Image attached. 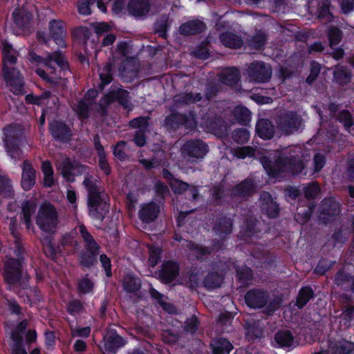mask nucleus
Returning a JSON list of instances; mask_svg holds the SVG:
<instances>
[{
	"instance_id": "obj_31",
	"label": "nucleus",
	"mask_w": 354,
	"mask_h": 354,
	"mask_svg": "<svg viewBox=\"0 0 354 354\" xmlns=\"http://www.w3.org/2000/svg\"><path fill=\"white\" fill-rule=\"evenodd\" d=\"M352 78L350 70L344 66L337 67L333 71V81L339 85L348 84Z\"/></svg>"
},
{
	"instance_id": "obj_62",
	"label": "nucleus",
	"mask_w": 354,
	"mask_h": 354,
	"mask_svg": "<svg viewBox=\"0 0 354 354\" xmlns=\"http://www.w3.org/2000/svg\"><path fill=\"white\" fill-rule=\"evenodd\" d=\"M326 157L324 154L317 153L313 157L314 170L316 172L320 171L326 165Z\"/></svg>"
},
{
	"instance_id": "obj_39",
	"label": "nucleus",
	"mask_w": 354,
	"mask_h": 354,
	"mask_svg": "<svg viewBox=\"0 0 354 354\" xmlns=\"http://www.w3.org/2000/svg\"><path fill=\"white\" fill-rule=\"evenodd\" d=\"M83 184L88 192V197L95 196L104 194V192L96 185L93 176L90 173L85 176Z\"/></svg>"
},
{
	"instance_id": "obj_54",
	"label": "nucleus",
	"mask_w": 354,
	"mask_h": 354,
	"mask_svg": "<svg viewBox=\"0 0 354 354\" xmlns=\"http://www.w3.org/2000/svg\"><path fill=\"white\" fill-rule=\"evenodd\" d=\"M170 187L175 194H182L189 187V185L180 180L174 179L170 183Z\"/></svg>"
},
{
	"instance_id": "obj_8",
	"label": "nucleus",
	"mask_w": 354,
	"mask_h": 354,
	"mask_svg": "<svg viewBox=\"0 0 354 354\" xmlns=\"http://www.w3.org/2000/svg\"><path fill=\"white\" fill-rule=\"evenodd\" d=\"M248 75L255 82L266 83L270 81L272 68L263 62H254L248 68Z\"/></svg>"
},
{
	"instance_id": "obj_53",
	"label": "nucleus",
	"mask_w": 354,
	"mask_h": 354,
	"mask_svg": "<svg viewBox=\"0 0 354 354\" xmlns=\"http://www.w3.org/2000/svg\"><path fill=\"white\" fill-rule=\"evenodd\" d=\"M282 304V299L277 296L274 297L270 302L266 305L265 313L268 315H272L277 310Z\"/></svg>"
},
{
	"instance_id": "obj_64",
	"label": "nucleus",
	"mask_w": 354,
	"mask_h": 354,
	"mask_svg": "<svg viewBox=\"0 0 354 354\" xmlns=\"http://www.w3.org/2000/svg\"><path fill=\"white\" fill-rule=\"evenodd\" d=\"M284 194L288 201L296 200L301 194L298 188L289 185L284 189Z\"/></svg>"
},
{
	"instance_id": "obj_58",
	"label": "nucleus",
	"mask_w": 354,
	"mask_h": 354,
	"mask_svg": "<svg viewBox=\"0 0 354 354\" xmlns=\"http://www.w3.org/2000/svg\"><path fill=\"white\" fill-rule=\"evenodd\" d=\"M161 250L160 248L151 247L149 249V263L151 266L154 267L160 260Z\"/></svg>"
},
{
	"instance_id": "obj_1",
	"label": "nucleus",
	"mask_w": 354,
	"mask_h": 354,
	"mask_svg": "<svg viewBox=\"0 0 354 354\" xmlns=\"http://www.w3.org/2000/svg\"><path fill=\"white\" fill-rule=\"evenodd\" d=\"M300 153L299 150L290 147L282 151L274 162L266 158L262 165L268 175L273 178H277L283 174L299 175L305 169Z\"/></svg>"
},
{
	"instance_id": "obj_44",
	"label": "nucleus",
	"mask_w": 354,
	"mask_h": 354,
	"mask_svg": "<svg viewBox=\"0 0 354 354\" xmlns=\"http://www.w3.org/2000/svg\"><path fill=\"white\" fill-rule=\"evenodd\" d=\"M354 351V343L348 341L339 342L332 350V354H350Z\"/></svg>"
},
{
	"instance_id": "obj_29",
	"label": "nucleus",
	"mask_w": 354,
	"mask_h": 354,
	"mask_svg": "<svg viewBox=\"0 0 354 354\" xmlns=\"http://www.w3.org/2000/svg\"><path fill=\"white\" fill-rule=\"evenodd\" d=\"M1 50L3 62V68L12 67V65L17 62V53L6 40L1 42Z\"/></svg>"
},
{
	"instance_id": "obj_20",
	"label": "nucleus",
	"mask_w": 354,
	"mask_h": 354,
	"mask_svg": "<svg viewBox=\"0 0 354 354\" xmlns=\"http://www.w3.org/2000/svg\"><path fill=\"white\" fill-rule=\"evenodd\" d=\"M21 212L20 217L26 224L28 230H32L34 227L32 222V216L35 214L37 209V203L32 200L25 201L21 203Z\"/></svg>"
},
{
	"instance_id": "obj_3",
	"label": "nucleus",
	"mask_w": 354,
	"mask_h": 354,
	"mask_svg": "<svg viewBox=\"0 0 354 354\" xmlns=\"http://www.w3.org/2000/svg\"><path fill=\"white\" fill-rule=\"evenodd\" d=\"M7 151L14 158H20L19 147L25 142L24 129L21 125L11 124L4 129Z\"/></svg>"
},
{
	"instance_id": "obj_61",
	"label": "nucleus",
	"mask_w": 354,
	"mask_h": 354,
	"mask_svg": "<svg viewBox=\"0 0 354 354\" xmlns=\"http://www.w3.org/2000/svg\"><path fill=\"white\" fill-rule=\"evenodd\" d=\"M187 247L193 251L194 254L196 257V258H201L203 256L209 254L210 253V250L209 249L196 245L191 242H187Z\"/></svg>"
},
{
	"instance_id": "obj_21",
	"label": "nucleus",
	"mask_w": 354,
	"mask_h": 354,
	"mask_svg": "<svg viewBox=\"0 0 354 354\" xmlns=\"http://www.w3.org/2000/svg\"><path fill=\"white\" fill-rule=\"evenodd\" d=\"M340 212L339 203L332 199H324L322 205L321 214L323 216V221L327 223L330 218H334Z\"/></svg>"
},
{
	"instance_id": "obj_28",
	"label": "nucleus",
	"mask_w": 354,
	"mask_h": 354,
	"mask_svg": "<svg viewBox=\"0 0 354 354\" xmlns=\"http://www.w3.org/2000/svg\"><path fill=\"white\" fill-rule=\"evenodd\" d=\"M315 296V292L311 286H302L298 292L295 306L299 309H302Z\"/></svg>"
},
{
	"instance_id": "obj_19",
	"label": "nucleus",
	"mask_w": 354,
	"mask_h": 354,
	"mask_svg": "<svg viewBox=\"0 0 354 354\" xmlns=\"http://www.w3.org/2000/svg\"><path fill=\"white\" fill-rule=\"evenodd\" d=\"M35 170L28 160H24L22 165L21 186L24 190H30L35 183Z\"/></svg>"
},
{
	"instance_id": "obj_13",
	"label": "nucleus",
	"mask_w": 354,
	"mask_h": 354,
	"mask_svg": "<svg viewBox=\"0 0 354 354\" xmlns=\"http://www.w3.org/2000/svg\"><path fill=\"white\" fill-rule=\"evenodd\" d=\"M21 264L19 260L10 258L5 264V279L10 284L19 283L21 278Z\"/></svg>"
},
{
	"instance_id": "obj_33",
	"label": "nucleus",
	"mask_w": 354,
	"mask_h": 354,
	"mask_svg": "<svg viewBox=\"0 0 354 354\" xmlns=\"http://www.w3.org/2000/svg\"><path fill=\"white\" fill-rule=\"evenodd\" d=\"M240 79L241 75L236 68H227L220 75L221 82L229 86L236 84Z\"/></svg>"
},
{
	"instance_id": "obj_52",
	"label": "nucleus",
	"mask_w": 354,
	"mask_h": 354,
	"mask_svg": "<svg viewBox=\"0 0 354 354\" xmlns=\"http://www.w3.org/2000/svg\"><path fill=\"white\" fill-rule=\"evenodd\" d=\"M113 62L110 61L106 64L102 70L100 72V77L102 84H107L112 80L111 68Z\"/></svg>"
},
{
	"instance_id": "obj_7",
	"label": "nucleus",
	"mask_w": 354,
	"mask_h": 354,
	"mask_svg": "<svg viewBox=\"0 0 354 354\" xmlns=\"http://www.w3.org/2000/svg\"><path fill=\"white\" fill-rule=\"evenodd\" d=\"M106 195L104 193L88 198V214L95 220L102 221L109 211V205L106 201Z\"/></svg>"
},
{
	"instance_id": "obj_35",
	"label": "nucleus",
	"mask_w": 354,
	"mask_h": 354,
	"mask_svg": "<svg viewBox=\"0 0 354 354\" xmlns=\"http://www.w3.org/2000/svg\"><path fill=\"white\" fill-rule=\"evenodd\" d=\"M295 337L290 330H279L274 335V341L281 348L292 346Z\"/></svg>"
},
{
	"instance_id": "obj_40",
	"label": "nucleus",
	"mask_w": 354,
	"mask_h": 354,
	"mask_svg": "<svg viewBox=\"0 0 354 354\" xmlns=\"http://www.w3.org/2000/svg\"><path fill=\"white\" fill-rule=\"evenodd\" d=\"M13 17L15 24L19 27H25L29 24L32 15L24 9H16L13 12Z\"/></svg>"
},
{
	"instance_id": "obj_25",
	"label": "nucleus",
	"mask_w": 354,
	"mask_h": 354,
	"mask_svg": "<svg viewBox=\"0 0 354 354\" xmlns=\"http://www.w3.org/2000/svg\"><path fill=\"white\" fill-rule=\"evenodd\" d=\"M49 29L51 36L56 44L61 47H65L64 37L66 36V31L62 26V22L56 20L50 21Z\"/></svg>"
},
{
	"instance_id": "obj_16",
	"label": "nucleus",
	"mask_w": 354,
	"mask_h": 354,
	"mask_svg": "<svg viewBox=\"0 0 354 354\" xmlns=\"http://www.w3.org/2000/svg\"><path fill=\"white\" fill-rule=\"evenodd\" d=\"M263 225L256 218L245 217V244L247 242V238L250 237L252 240L259 239L262 235L261 227Z\"/></svg>"
},
{
	"instance_id": "obj_56",
	"label": "nucleus",
	"mask_w": 354,
	"mask_h": 354,
	"mask_svg": "<svg viewBox=\"0 0 354 354\" xmlns=\"http://www.w3.org/2000/svg\"><path fill=\"white\" fill-rule=\"evenodd\" d=\"M127 144L125 141H119L116 143L113 148V154L117 158L120 160L127 158V155L124 151V147L127 146Z\"/></svg>"
},
{
	"instance_id": "obj_5",
	"label": "nucleus",
	"mask_w": 354,
	"mask_h": 354,
	"mask_svg": "<svg viewBox=\"0 0 354 354\" xmlns=\"http://www.w3.org/2000/svg\"><path fill=\"white\" fill-rule=\"evenodd\" d=\"M302 124V117L295 111L284 110L277 115V127L286 136H290L299 131Z\"/></svg>"
},
{
	"instance_id": "obj_12",
	"label": "nucleus",
	"mask_w": 354,
	"mask_h": 354,
	"mask_svg": "<svg viewBox=\"0 0 354 354\" xmlns=\"http://www.w3.org/2000/svg\"><path fill=\"white\" fill-rule=\"evenodd\" d=\"M28 321H22L17 327L12 332L11 339L12 340V354H27V352L23 348V338L21 334L28 326Z\"/></svg>"
},
{
	"instance_id": "obj_2",
	"label": "nucleus",
	"mask_w": 354,
	"mask_h": 354,
	"mask_svg": "<svg viewBox=\"0 0 354 354\" xmlns=\"http://www.w3.org/2000/svg\"><path fill=\"white\" fill-rule=\"evenodd\" d=\"M30 56L32 60L38 63H43L45 66L44 69L41 68H37V74L50 84H57L61 80V76L56 73L53 62L59 66H64L65 61L62 55L57 51L49 54L46 58L35 54H32Z\"/></svg>"
},
{
	"instance_id": "obj_37",
	"label": "nucleus",
	"mask_w": 354,
	"mask_h": 354,
	"mask_svg": "<svg viewBox=\"0 0 354 354\" xmlns=\"http://www.w3.org/2000/svg\"><path fill=\"white\" fill-rule=\"evenodd\" d=\"M211 346L214 354H228L232 349V344L225 339L212 340Z\"/></svg>"
},
{
	"instance_id": "obj_42",
	"label": "nucleus",
	"mask_w": 354,
	"mask_h": 354,
	"mask_svg": "<svg viewBox=\"0 0 354 354\" xmlns=\"http://www.w3.org/2000/svg\"><path fill=\"white\" fill-rule=\"evenodd\" d=\"M123 287L128 292H136L141 288L140 279L132 275H127L123 279Z\"/></svg>"
},
{
	"instance_id": "obj_18",
	"label": "nucleus",
	"mask_w": 354,
	"mask_h": 354,
	"mask_svg": "<svg viewBox=\"0 0 354 354\" xmlns=\"http://www.w3.org/2000/svg\"><path fill=\"white\" fill-rule=\"evenodd\" d=\"M179 274V266L174 261L164 262L159 272V278L165 283H171Z\"/></svg>"
},
{
	"instance_id": "obj_11",
	"label": "nucleus",
	"mask_w": 354,
	"mask_h": 354,
	"mask_svg": "<svg viewBox=\"0 0 354 354\" xmlns=\"http://www.w3.org/2000/svg\"><path fill=\"white\" fill-rule=\"evenodd\" d=\"M260 205L263 214L270 218H275L279 214V205L274 201L268 192H263L260 194Z\"/></svg>"
},
{
	"instance_id": "obj_63",
	"label": "nucleus",
	"mask_w": 354,
	"mask_h": 354,
	"mask_svg": "<svg viewBox=\"0 0 354 354\" xmlns=\"http://www.w3.org/2000/svg\"><path fill=\"white\" fill-rule=\"evenodd\" d=\"M198 326V318L196 316H192L190 318L187 319L185 323L184 329L185 331L192 334L196 331Z\"/></svg>"
},
{
	"instance_id": "obj_60",
	"label": "nucleus",
	"mask_w": 354,
	"mask_h": 354,
	"mask_svg": "<svg viewBox=\"0 0 354 354\" xmlns=\"http://www.w3.org/2000/svg\"><path fill=\"white\" fill-rule=\"evenodd\" d=\"M330 264L326 259H321L319 260L317 266L314 269V272L319 275H324L329 270Z\"/></svg>"
},
{
	"instance_id": "obj_34",
	"label": "nucleus",
	"mask_w": 354,
	"mask_h": 354,
	"mask_svg": "<svg viewBox=\"0 0 354 354\" xmlns=\"http://www.w3.org/2000/svg\"><path fill=\"white\" fill-rule=\"evenodd\" d=\"M201 278V274L200 270L197 268H194L190 272L183 277L181 283L189 288L194 290L198 287Z\"/></svg>"
},
{
	"instance_id": "obj_27",
	"label": "nucleus",
	"mask_w": 354,
	"mask_h": 354,
	"mask_svg": "<svg viewBox=\"0 0 354 354\" xmlns=\"http://www.w3.org/2000/svg\"><path fill=\"white\" fill-rule=\"evenodd\" d=\"M150 9L148 0H131L128 4V10L135 17H141L146 15Z\"/></svg>"
},
{
	"instance_id": "obj_41",
	"label": "nucleus",
	"mask_w": 354,
	"mask_h": 354,
	"mask_svg": "<svg viewBox=\"0 0 354 354\" xmlns=\"http://www.w3.org/2000/svg\"><path fill=\"white\" fill-rule=\"evenodd\" d=\"M336 120L344 125L346 131L351 132L354 122L353 115L348 110L343 109L340 111L337 114Z\"/></svg>"
},
{
	"instance_id": "obj_57",
	"label": "nucleus",
	"mask_w": 354,
	"mask_h": 354,
	"mask_svg": "<svg viewBox=\"0 0 354 354\" xmlns=\"http://www.w3.org/2000/svg\"><path fill=\"white\" fill-rule=\"evenodd\" d=\"M96 0H80L77 3L78 12L81 15H88L91 12L90 6L93 5Z\"/></svg>"
},
{
	"instance_id": "obj_9",
	"label": "nucleus",
	"mask_w": 354,
	"mask_h": 354,
	"mask_svg": "<svg viewBox=\"0 0 354 354\" xmlns=\"http://www.w3.org/2000/svg\"><path fill=\"white\" fill-rule=\"evenodd\" d=\"M269 298L267 290L252 289L245 294V304L253 308H262L268 304Z\"/></svg>"
},
{
	"instance_id": "obj_43",
	"label": "nucleus",
	"mask_w": 354,
	"mask_h": 354,
	"mask_svg": "<svg viewBox=\"0 0 354 354\" xmlns=\"http://www.w3.org/2000/svg\"><path fill=\"white\" fill-rule=\"evenodd\" d=\"M330 6L331 0H322L317 11V18L321 20L330 19L333 17Z\"/></svg>"
},
{
	"instance_id": "obj_17",
	"label": "nucleus",
	"mask_w": 354,
	"mask_h": 354,
	"mask_svg": "<svg viewBox=\"0 0 354 354\" xmlns=\"http://www.w3.org/2000/svg\"><path fill=\"white\" fill-rule=\"evenodd\" d=\"M115 101L118 102L125 109L129 108V93L120 88L111 91L103 97L102 104L103 105H109Z\"/></svg>"
},
{
	"instance_id": "obj_10",
	"label": "nucleus",
	"mask_w": 354,
	"mask_h": 354,
	"mask_svg": "<svg viewBox=\"0 0 354 354\" xmlns=\"http://www.w3.org/2000/svg\"><path fill=\"white\" fill-rule=\"evenodd\" d=\"M3 74L7 86L10 91L16 94L21 93L23 91V79L18 71L14 67L3 68Z\"/></svg>"
},
{
	"instance_id": "obj_59",
	"label": "nucleus",
	"mask_w": 354,
	"mask_h": 354,
	"mask_svg": "<svg viewBox=\"0 0 354 354\" xmlns=\"http://www.w3.org/2000/svg\"><path fill=\"white\" fill-rule=\"evenodd\" d=\"M352 277L349 273L344 271L339 270L335 275V283L337 286H344L346 283H351L352 281Z\"/></svg>"
},
{
	"instance_id": "obj_26",
	"label": "nucleus",
	"mask_w": 354,
	"mask_h": 354,
	"mask_svg": "<svg viewBox=\"0 0 354 354\" xmlns=\"http://www.w3.org/2000/svg\"><path fill=\"white\" fill-rule=\"evenodd\" d=\"M104 350L108 353H115V351L124 344L122 338L115 333H109L104 338Z\"/></svg>"
},
{
	"instance_id": "obj_50",
	"label": "nucleus",
	"mask_w": 354,
	"mask_h": 354,
	"mask_svg": "<svg viewBox=\"0 0 354 354\" xmlns=\"http://www.w3.org/2000/svg\"><path fill=\"white\" fill-rule=\"evenodd\" d=\"M62 245L67 252L73 253L77 249L79 244L71 235L66 234L63 236Z\"/></svg>"
},
{
	"instance_id": "obj_14",
	"label": "nucleus",
	"mask_w": 354,
	"mask_h": 354,
	"mask_svg": "<svg viewBox=\"0 0 354 354\" xmlns=\"http://www.w3.org/2000/svg\"><path fill=\"white\" fill-rule=\"evenodd\" d=\"M76 161L71 160L66 156H61L59 159L56 160V166L59 171H60L63 177L67 180L72 182L74 180L75 173L74 172L76 166Z\"/></svg>"
},
{
	"instance_id": "obj_15",
	"label": "nucleus",
	"mask_w": 354,
	"mask_h": 354,
	"mask_svg": "<svg viewBox=\"0 0 354 354\" xmlns=\"http://www.w3.org/2000/svg\"><path fill=\"white\" fill-rule=\"evenodd\" d=\"M255 131L260 138L268 140L274 137L275 127L272 122L269 119L261 118L256 123Z\"/></svg>"
},
{
	"instance_id": "obj_46",
	"label": "nucleus",
	"mask_w": 354,
	"mask_h": 354,
	"mask_svg": "<svg viewBox=\"0 0 354 354\" xmlns=\"http://www.w3.org/2000/svg\"><path fill=\"white\" fill-rule=\"evenodd\" d=\"M342 31L336 26H331L328 30V37L331 48L339 44L342 39Z\"/></svg>"
},
{
	"instance_id": "obj_45",
	"label": "nucleus",
	"mask_w": 354,
	"mask_h": 354,
	"mask_svg": "<svg viewBox=\"0 0 354 354\" xmlns=\"http://www.w3.org/2000/svg\"><path fill=\"white\" fill-rule=\"evenodd\" d=\"M170 120H178L182 124H185L189 127H192L196 125L195 118L193 115L187 116L182 114L175 113L167 118V121Z\"/></svg>"
},
{
	"instance_id": "obj_49",
	"label": "nucleus",
	"mask_w": 354,
	"mask_h": 354,
	"mask_svg": "<svg viewBox=\"0 0 354 354\" xmlns=\"http://www.w3.org/2000/svg\"><path fill=\"white\" fill-rule=\"evenodd\" d=\"M303 192L304 197L307 200H314L320 192V187L317 183L313 182L304 187Z\"/></svg>"
},
{
	"instance_id": "obj_47",
	"label": "nucleus",
	"mask_w": 354,
	"mask_h": 354,
	"mask_svg": "<svg viewBox=\"0 0 354 354\" xmlns=\"http://www.w3.org/2000/svg\"><path fill=\"white\" fill-rule=\"evenodd\" d=\"M150 118L146 117H138L129 121V126L132 129H138V131H147L149 124V121Z\"/></svg>"
},
{
	"instance_id": "obj_51",
	"label": "nucleus",
	"mask_w": 354,
	"mask_h": 354,
	"mask_svg": "<svg viewBox=\"0 0 354 354\" xmlns=\"http://www.w3.org/2000/svg\"><path fill=\"white\" fill-rule=\"evenodd\" d=\"M341 316L344 326L349 327L352 323H354V305L345 307Z\"/></svg>"
},
{
	"instance_id": "obj_23",
	"label": "nucleus",
	"mask_w": 354,
	"mask_h": 354,
	"mask_svg": "<svg viewBox=\"0 0 354 354\" xmlns=\"http://www.w3.org/2000/svg\"><path fill=\"white\" fill-rule=\"evenodd\" d=\"M50 130L53 136L58 140L66 142L71 139V130L64 123L55 121L51 123Z\"/></svg>"
},
{
	"instance_id": "obj_55",
	"label": "nucleus",
	"mask_w": 354,
	"mask_h": 354,
	"mask_svg": "<svg viewBox=\"0 0 354 354\" xmlns=\"http://www.w3.org/2000/svg\"><path fill=\"white\" fill-rule=\"evenodd\" d=\"M93 283L87 277H84L79 281L77 291L80 294H86L92 291Z\"/></svg>"
},
{
	"instance_id": "obj_24",
	"label": "nucleus",
	"mask_w": 354,
	"mask_h": 354,
	"mask_svg": "<svg viewBox=\"0 0 354 354\" xmlns=\"http://www.w3.org/2000/svg\"><path fill=\"white\" fill-rule=\"evenodd\" d=\"M159 212V206L156 203L151 202L142 207L139 212V217L143 222L149 223L157 218Z\"/></svg>"
},
{
	"instance_id": "obj_30",
	"label": "nucleus",
	"mask_w": 354,
	"mask_h": 354,
	"mask_svg": "<svg viewBox=\"0 0 354 354\" xmlns=\"http://www.w3.org/2000/svg\"><path fill=\"white\" fill-rule=\"evenodd\" d=\"M78 229L84 240L86 250L90 253L99 254L100 246L91 236V234L87 231L86 227L83 225H81L78 227Z\"/></svg>"
},
{
	"instance_id": "obj_38",
	"label": "nucleus",
	"mask_w": 354,
	"mask_h": 354,
	"mask_svg": "<svg viewBox=\"0 0 354 354\" xmlns=\"http://www.w3.org/2000/svg\"><path fill=\"white\" fill-rule=\"evenodd\" d=\"M202 99L200 93L193 94L192 93H184L174 97V102L177 105L188 104L195 103Z\"/></svg>"
},
{
	"instance_id": "obj_4",
	"label": "nucleus",
	"mask_w": 354,
	"mask_h": 354,
	"mask_svg": "<svg viewBox=\"0 0 354 354\" xmlns=\"http://www.w3.org/2000/svg\"><path fill=\"white\" fill-rule=\"evenodd\" d=\"M36 223L41 230L54 233L59 223L58 213L55 207L49 203H42L36 216Z\"/></svg>"
},
{
	"instance_id": "obj_6",
	"label": "nucleus",
	"mask_w": 354,
	"mask_h": 354,
	"mask_svg": "<svg viewBox=\"0 0 354 354\" xmlns=\"http://www.w3.org/2000/svg\"><path fill=\"white\" fill-rule=\"evenodd\" d=\"M208 151L207 145L198 139L187 140L180 147L182 158L192 163L204 158Z\"/></svg>"
},
{
	"instance_id": "obj_36",
	"label": "nucleus",
	"mask_w": 354,
	"mask_h": 354,
	"mask_svg": "<svg viewBox=\"0 0 354 354\" xmlns=\"http://www.w3.org/2000/svg\"><path fill=\"white\" fill-rule=\"evenodd\" d=\"M223 280V274L217 272H209L204 279L203 285L207 289L220 287Z\"/></svg>"
},
{
	"instance_id": "obj_32",
	"label": "nucleus",
	"mask_w": 354,
	"mask_h": 354,
	"mask_svg": "<svg viewBox=\"0 0 354 354\" xmlns=\"http://www.w3.org/2000/svg\"><path fill=\"white\" fill-rule=\"evenodd\" d=\"M220 41L225 46L230 48H241L243 44L241 37L230 32H225L221 34Z\"/></svg>"
},
{
	"instance_id": "obj_48",
	"label": "nucleus",
	"mask_w": 354,
	"mask_h": 354,
	"mask_svg": "<svg viewBox=\"0 0 354 354\" xmlns=\"http://www.w3.org/2000/svg\"><path fill=\"white\" fill-rule=\"evenodd\" d=\"M267 42V36L264 33L257 34L249 41L248 45L252 48L259 50L264 48Z\"/></svg>"
},
{
	"instance_id": "obj_22",
	"label": "nucleus",
	"mask_w": 354,
	"mask_h": 354,
	"mask_svg": "<svg viewBox=\"0 0 354 354\" xmlns=\"http://www.w3.org/2000/svg\"><path fill=\"white\" fill-rule=\"evenodd\" d=\"M205 24L199 20H191L183 24L179 27V33L184 36L194 35L203 32Z\"/></svg>"
}]
</instances>
